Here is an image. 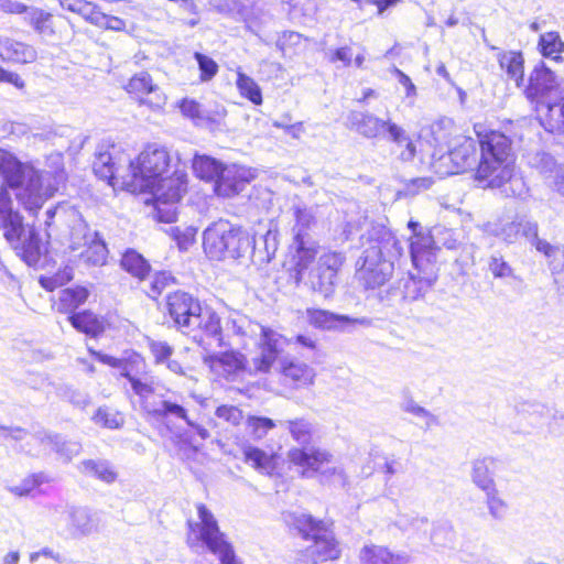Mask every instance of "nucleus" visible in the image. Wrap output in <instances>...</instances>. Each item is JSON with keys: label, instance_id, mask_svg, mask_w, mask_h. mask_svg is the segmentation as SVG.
<instances>
[{"label": "nucleus", "instance_id": "nucleus-38", "mask_svg": "<svg viewBox=\"0 0 564 564\" xmlns=\"http://www.w3.org/2000/svg\"><path fill=\"white\" fill-rule=\"evenodd\" d=\"M523 56L520 52H505L499 57L500 67L506 70L508 77L513 79L518 87L523 83Z\"/></svg>", "mask_w": 564, "mask_h": 564}, {"label": "nucleus", "instance_id": "nucleus-43", "mask_svg": "<svg viewBox=\"0 0 564 564\" xmlns=\"http://www.w3.org/2000/svg\"><path fill=\"white\" fill-rule=\"evenodd\" d=\"M150 414L161 419L183 420L185 423L189 420L187 410L182 404L172 400H163L160 406L154 409H145Z\"/></svg>", "mask_w": 564, "mask_h": 564}, {"label": "nucleus", "instance_id": "nucleus-32", "mask_svg": "<svg viewBox=\"0 0 564 564\" xmlns=\"http://www.w3.org/2000/svg\"><path fill=\"white\" fill-rule=\"evenodd\" d=\"M224 167L221 162L208 155H195L193 160V171L196 176L207 182H215V184L220 178Z\"/></svg>", "mask_w": 564, "mask_h": 564}, {"label": "nucleus", "instance_id": "nucleus-57", "mask_svg": "<svg viewBox=\"0 0 564 564\" xmlns=\"http://www.w3.org/2000/svg\"><path fill=\"white\" fill-rule=\"evenodd\" d=\"M488 269L496 279H516L513 269L499 254H492L489 258Z\"/></svg>", "mask_w": 564, "mask_h": 564}, {"label": "nucleus", "instance_id": "nucleus-10", "mask_svg": "<svg viewBox=\"0 0 564 564\" xmlns=\"http://www.w3.org/2000/svg\"><path fill=\"white\" fill-rule=\"evenodd\" d=\"M183 334L191 337L204 350L223 346L220 317L209 307H202L200 312L192 317L191 324Z\"/></svg>", "mask_w": 564, "mask_h": 564}, {"label": "nucleus", "instance_id": "nucleus-16", "mask_svg": "<svg viewBox=\"0 0 564 564\" xmlns=\"http://www.w3.org/2000/svg\"><path fill=\"white\" fill-rule=\"evenodd\" d=\"M203 362L217 377L231 379L247 369L246 357L238 351H226L221 354H206Z\"/></svg>", "mask_w": 564, "mask_h": 564}, {"label": "nucleus", "instance_id": "nucleus-40", "mask_svg": "<svg viewBox=\"0 0 564 564\" xmlns=\"http://www.w3.org/2000/svg\"><path fill=\"white\" fill-rule=\"evenodd\" d=\"M243 458L247 464L262 474H270L274 468L273 456L264 451L248 445L243 447Z\"/></svg>", "mask_w": 564, "mask_h": 564}, {"label": "nucleus", "instance_id": "nucleus-49", "mask_svg": "<svg viewBox=\"0 0 564 564\" xmlns=\"http://www.w3.org/2000/svg\"><path fill=\"white\" fill-rule=\"evenodd\" d=\"M236 84L241 96L248 98L254 105L262 104L261 89L251 77L241 72H238Z\"/></svg>", "mask_w": 564, "mask_h": 564}, {"label": "nucleus", "instance_id": "nucleus-8", "mask_svg": "<svg viewBox=\"0 0 564 564\" xmlns=\"http://www.w3.org/2000/svg\"><path fill=\"white\" fill-rule=\"evenodd\" d=\"M408 227L413 231L410 242V254L419 256L424 260L436 265V251L444 247L448 250H456L460 246V234L445 226H434L429 234L417 231L420 224L413 220L408 223Z\"/></svg>", "mask_w": 564, "mask_h": 564}, {"label": "nucleus", "instance_id": "nucleus-42", "mask_svg": "<svg viewBox=\"0 0 564 564\" xmlns=\"http://www.w3.org/2000/svg\"><path fill=\"white\" fill-rule=\"evenodd\" d=\"M121 267L123 270L140 280H143L150 270V265L147 260L134 250H128L123 253Z\"/></svg>", "mask_w": 564, "mask_h": 564}, {"label": "nucleus", "instance_id": "nucleus-29", "mask_svg": "<svg viewBox=\"0 0 564 564\" xmlns=\"http://www.w3.org/2000/svg\"><path fill=\"white\" fill-rule=\"evenodd\" d=\"M281 372L285 379L291 380L296 387L311 386L314 382L315 370L302 361L286 360L281 362Z\"/></svg>", "mask_w": 564, "mask_h": 564}, {"label": "nucleus", "instance_id": "nucleus-7", "mask_svg": "<svg viewBox=\"0 0 564 564\" xmlns=\"http://www.w3.org/2000/svg\"><path fill=\"white\" fill-rule=\"evenodd\" d=\"M199 522L188 523L187 544L195 552L206 547L217 555L221 564H241L234 549L220 532L217 521L205 507H198Z\"/></svg>", "mask_w": 564, "mask_h": 564}, {"label": "nucleus", "instance_id": "nucleus-31", "mask_svg": "<svg viewBox=\"0 0 564 564\" xmlns=\"http://www.w3.org/2000/svg\"><path fill=\"white\" fill-rule=\"evenodd\" d=\"M254 251V237L247 230L234 225V232L230 235L227 257L237 259L243 257L248 252L253 253Z\"/></svg>", "mask_w": 564, "mask_h": 564}, {"label": "nucleus", "instance_id": "nucleus-50", "mask_svg": "<svg viewBox=\"0 0 564 564\" xmlns=\"http://www.w3.org/2000/svg\"><path fill=\"white\" fill-rule=\"evenodd\" d=\"M28 21L40 34H52L53 28L51 25L52 14L39 8H28Z\"/></svg>", "mask_w": 564, "mask_h": 564}, {"label": "nucleus", "instance_id": "nucleus-46", "mask_svg": "<svg viewBox=\"0 0 564 564\" xmlns=\"http://www.w3.org/2000/svg\"><path fill=\"white\" fill-rule=\"evenodd\" d=\"M88 295V290L83 286L65 289L61 292L58 308L65 312L73 311L84 304Z\"/></svg>", "mask_w": 564, "mask_h": 564}, {"label": "nucleus", "instance_id": "nucleus-11", "mask_svg": "<svg viewBox=\"0 0 564 564\" xmlns=\"http://www.w3.org/2000/svg\"><path fill=\"white\" fill-rule=\"evenodd\" d=\"M562 93L557 77L544 63L536 65L530 73L524 94L531 102L544 105L547 99L558 97Z\"/></svg>", "mask_w": 564, "mask_h": 564}, {"label": "nucleus", "instance_id": "nucleus-61", "mask_svg": "<svg viewBox=\"0 0 564 564\" xmlns=\"http://www.w3.org/2000/svg\"><path fill=\"white\" fill-rule=\"evenodd\" d=\"M148 347L154 358L155 364H164L171 358L174 351L172 346L162 340L149 339Z\"/></svg>", "mask_w": 564, "mask_h": 564}, {"label": "nucleus", "instance_id": "nucleus-63", "mask_svg": "<svg viewBox=\"0 0 564 564\" xmlns=\"http://www.w3.org/2000/svg\"><path fill=\"white\" fill-rule=\"evenodd\" d=\"M129 382L131 383L133 392L141 399H148L154 392L153 383L147 377H133Z\"/></svg>", "mask_w": 564, "mask_h": 564}, {"label": "nucleus", "instance_id": "nucleus-56", "mask_svg": "<svg viewBox=\"0 0 564 564\" xmlns=\"http://www.w3.org/2000/svg\"><path fill=\"white\" fill-rule=\"evenodd\" d=\"M89 23L98 28L111 31H122L126 28V22L122 19L113 15H108L99 11L98 8H96L94 15L90 17Z\"/></svg>", "mask_w": 564, "mask_h": 564}, {"label": "nucleus", "instance_id": "nucleus-25", "mask_svg": "<svg viewBox=\"0 0 564 564\" xmlns=\"http://www.w3.org/2000/svg\"><path fill=\"white\" fill-rule=\"evenodd\" d=\"M485 235L501 239L506 243H514L520 237L521 221L512 217H500L481 226Z\"/></svg>", "mask_w": 564, "mask_h": 564}, {"label": "nucleus", "instance_id": "nucleus-9", "mask_svg": "<svg viewBox=\"0 0 564 564\" xmlns=\"http://www.w3.org/2000/svg\"><path fill=\"white\" fill-rule=\"evenodd\" d=\"M333 455L317 447H292L288 452V459L300 469L303 477L311 478L321 474L325 478L338 477L344 480V471L340 467L329 466Z\"/></svg>", "mask_w": 564, "mask_h": 564}, {"label": "nucleus", "instance_id": "nucleus-39", "mask_svg": "<svg viewBox=\"0 0 564 564\" xmlns=\"http://www.w3.org/2000/svg\"><path fill=\"white\" fill-rule=\"evenodd\" d=\"M336 278L337 275L332 271L317 265L308 275V284L313 291L327 297L334 292Z\"/></svg>", "mask_w": 564, "mask_h": 564}, {"label": "nucleus", "instance_id": "nucleus-36", "mask_svg": "<svg viewBox=\"0 0 564 564\" xmlns=\"http://www.w3.org/2000/svg\"><path fill=\"white\" fill-rule=\"evenodd\" d=\"M518 409L527 416L529 424L534 429H541L551 417L552 408L542 402L525 401Z\"/></svg>", "mask_w": 564, "mask_h": 564}, {"label": "nucleus", "instance_id": "nucleus-62", "mask_svg": "<svg viewBox=\"0 0 564 564\" xmlns=\"http://www.w3.org/2000/svg\"><path fill=\"white\" fill-rule=\"evenodd\" d=\"M362 564H388V550L382 546H366L361 553Z\"/></svg>", "mask_w": 564, "mask_h": 564}, {"label": "nucleus", "instance_id": "nucleus-53", "mask_svg": "<svg viewBox=\"0 0 564 564\" xmlns=\"http://www.w3.org/2000/svg\"><path fill=\"white\" fill-rule=\"evenodd\" d=\"M485 494L489 514L497 520L505 519L508 511V503L500 497L497 487L492 490L485 491Z\"/></svg>", "mask_w": 564, "mask_h": 564}, {"label": "nucleus", "instance_id": "nucleus-15", "mask_svg": "<svg viewBox=\"0 0 564 564\" xmlns=\"http://www.w3.org/2000/svg\"><path fill=\"white\" fill-rule=\"evenodd\" d=\"M66 531L73 539H83L100 531V518L84 507H69L65 511Z\"/></svg>", "mask_w": 564, "mask_h": 564}, {"label": "nucleus", "instance_id": "nucleus-14", "mask_svg": "<svg viewBox=\"0 0 564 564\" xmlns=\"http://www.w3.org/2000/svg\"><path fill=\"white\" fill-rule=\"evenodd\" d=\"M231 232L234 225L224 219L213 223L204 230L203 247L210 259L221 260L227 257Z\"/></svg>", "mask_w": 564, "mask_h": 564}, {"label": "nucleus", "instance_id": "nucleus-5", "mask_svg": "<svg viewBox=\"0 0 564 564\" xmlns=\"http://www.w3.org/2000/svg\"><path fill=\"white\" fill-rule=\"evenodd\" d=\"M46 235L52 237L53 219L58 215V219L68 220L70 223V232L68 238V248L72 251H79V258L87 265H104L107 261L108 249L105 241L99 237L98 232L91 231L88 225L75 212L62 215L57 208H50L45 213Z\"/></svg>", "mask_w": 564, "mask_h": 564}, {"label": "nucleus", "instance_id": "nucleus-41", "mask_svg": "<svg viewBox=\"0 0 564 564\" xmlns=\"http://www.w3.org/2000/svg\"><path fill=\"white\" fill-rule=\"evenodd\" d=\"M349 122L359 133L367 138L377 137L384 128V123L376 117L352 112Z\"/></svg>", "mask_w": 564, "mask_h": 564}, {"label": "nucleus", "instance_id": "nucleus-27", "mask_svg": "<svg viewBox=\"0 0 564 564\" xmlns=\"http://www.w3.org/2000/svg\"><path fill=\"white\" fill-rule=\"evenodd\" d=\"M497 460L491 456L478 457L471 462L470 477L473 484L482 491L496 487L495 470Z\"/></svg>", "mask_w": 564, "mask_h": 564}, {"label": "nucleus", "instance_id": "nucleus-18", "mask_svg": "<svg viewBox=\"0 0 564 564\" xmlns=\"http://www.w3.org/2000/svg\"><path fill=\"white\" fill-rule=\"evenodd\" d=\"M198 300L185 292H174L167 296V311L177 328L183 333L192 317L200 312Z\"/></svg>", "mask_w": 564, "mask_h": 564}, {"label": "nucleus", "instance_id": "nucleus-55", "mask_svg": "<svg viewBox=\"0 0 564 564\" xmlns=\"http://www.w3.org/2000/svg\"><path fill=\"white\" fill-rule=\"evenodd\" d=\"M58 2L64 10L80 15L87 22H90V17L94 15L97 8L96 4L87 0H58Z\"/></svg>", "mask_w": 564, "mask_h": 564}, {"label": "nucleus", "instance_id": "nucleus-2", "mask_svg": "<svg viewBox=\"0 0 564 564\" xmlns=\"http://www.w3.org/2000/svg\"><path fill=\"white\" fill-rule=\"evenodd\" d=\"M171 161L166 148L150 144L129 163L130 181L127 186L132 192L151 193L159 213L162 212L161 205L178 203L187 191V174L183 169H175L171 176H165Z\"/></svg>", "mask_w": 564, "mask_h": 564}, {"label": "nucleus", "instance_id": "nucleus-45", "mask_svg": "<svg viewBox=\"0 0 564 564\" xmlns=\"http://www.w3.org/2000/svg\"><path fill=\"white\" fill-rule=\"evenodd\" d=\"M119 370L120 375L128 380L133 377L142 376L145 373L144 358L138 352L127 351L122 357Z\"/></svg>", "mask_w": 564, "mask_h": 564}, {"label": "nucleus", "instance_id": "nucleus-64", "mask_svg": "<svg viewBox=\"0 0 564 564\" xmlns=\"http://www.w3.org/2000/svg\"><path fill=\"white\" fill-rule=\"evenodd\" d=\"M195 58L202 72V80L212 79L218 70L217 64L210 57L202 53H195Z\"/></svg>", "mask_w": 564, "mask_h": 564}, {"label": "nucleus", "instance_id": "nucleus-22", "mask_svg": "<svg viewBox=\"0 0 564 564\" xmlns=\"http://www.w3.org/2000/svg\"><path fill=\"white\" fill-rule=\"evenodd\" d=\"M17 236L18 241H8L10 246L25 263L29 265L36 264L42 253V245L36 230L32 227L26 228L23 224L20 226Z\"/></svg>", "mask_w": 564, "mask_h": 564}, {"label": "nucleus", "instance_id": "nucleus-4", "mask_svg": "<svg viewBox=\"0 0 564 564\" xmlns=\"http://www.w3.org/2000/svg\"><path fill=\"white\" fill-rule=\"evenodd\" d=\"M285 522L313 544L297 552L294 564H318L336 560L340 555L338 543L328 525L306 513H288Z\"/></svg>", "mask_w": 564, "mask_h": 564}, {"label": "nucleus", "instance_id": "nucleus-54", "mask_svg": "<svg viewBox=\"0 0 564 564\" xmlns=\"http://www.w3.org/2000/svg\"><path fill=\"white\" fill-rule=\"evenodd\" d=\"M46 441L52 449L70 460L80 453L82 445L78 442L62 441L59 436H47Z\"/></svg>", "mask_w": 564, "mask_h": 564}, {"label": "nucleus", "instance_id": "nucleus-34", "mask_svg": "<svg viewBox=\"0 0 564 564\" xmlns=\"http://www.w3.org/2000/svg\"><path fill=\"white\" fill-rule=\"evenodd\" d=\"M536 251L546 258L547 267L556 280V275L564 270V245H551L547 241H536Z\"/></svg>", "mask_w": 564, "mask_h": 564}, {"label": "nucleus", "instance_id": "nucleus-60", "mask_svg": "<svg viewBox=\"0 0 564 564\" xmlns=\"http://www.w3.org/2000/svg\"><path fill=\"white\" fill-rule=\"evenodd\" d=\"M180 109L183 116L197 122L208 120V116L205 115V112L202 109V106L194 99L184 98L180 102Z\"/></svg>", "mask_w": 564, "mask_h": 564}, {"label": "nucleus", "instance_id": "nucleus-26", "mask_svg": "<svg viewBox=\"0 0 564 564\" xmlns=\"http://www.w3.org/2000/svg\"><path fill=\"white\" fill-rule=\"evenodd\" d=\"M307 319L310 324L323 329H334L338 323H348L351 325L371 326L372 321L367 317L350 318L347 315H338L324 310H307Z\"/></svg>", "mask_w": 564, "mask_h": 564}, {"label": "nucleus", "instance_id": "nucleus-52", "mask_svg": "<svg viewBox=\"0 0 564 564\" xmlns=\"http://www.w3.org/2000/svg\"><path fill=\"white\" fill-rule=\"evenodd\" d=\"M275 427L273 420L262 416H248L246 429L253 440H262L270 430Z\"/></svg>", "mask_w": 564, "mask_h": 564}, {"label": "nucleus", "instance_id": "nucleus-23", "mask_svg": "<svg viewBox=\"0 0 564 564\" xmlns=\"http://www.w3.org/2000/svg\"><path fill=\"white\" fill-rule=\"evenodd\" d=\"M23 225V217L13 210L12 199L6 187L0 189V228L7 241H18L17 232Z\"/></svg>", "mask_w": 564, "mask_h": 564}, {"label": "nucleus", "instance_id": "nucleus-19", "mask_svg": "<svg viewBox=\"0 0 564 564\" xmlns=\"http://www.w3.org/2000/svg\"><path fill=\"white\" fill-rule=\"evenodd\" d=\"M254 177V172L249 167L236 164L225 166L220 178L215 184V192L218 196L232 197L242 192L246 184Z\"/></svg>", "mask_w": 564, "mask_h": 564}, {"label": "nucleus", "instance_id": "nucleus-20", "mask_svg": "<svg viewBox=\"0 0 564 564\" xmlns=\"http://www.w3.org/2000/svg\"><path fill=\"white\" fill-rule=\"evenodd\" d=\"M121 148L110 141H102L98 144L93 170L101 180H112L119 175L121 161Z\"/></svg>", "mask_w": 564, "mask_h": 564}, {"label": "nucleus", "instance_id": "nucleus-35", "mask_svg": "<svg viewBox=\"0 0 564 564\" xmlns=\"http://www.w3.org/2000/svg\"><path fill=\"white\" fill-rule=\"evenodd\" d=\"M68 319L74 328L93 337H96L104 332L102 319L89 311L73 314Z\"/></svg>", "mask_w": 564, "mask_h": 564}, {"label": "nucleus", "instance_id": "nucleus-13", "mask_svg": "<svg viewBox=\"0 0 564 564\" xmlns=\"http://www.w3.org/2000/svg\"><path fill=\"white\" fill-rule=\"evenodd\" d=\"M415 272H411L403 284L404 297L415 300L423 295L437 279V268L429 259L411 254Z\"/></svg>", "mask_w": 564, "mask_h": 564}, {"label": "nucleus", "instance_id": "nucleus-37", "mask_svg": "<svg viewBox=\"0 0 564 564\" xmlns=\"http://www.w3.org/2000/svg\"><path fill=\"white\" fill-rule=\"evenodd\" d=\"M541 162L543 163L541 173L545 175L550 187L564 196V166L556 165L553 158L549 154H543Z\"/></svg>", "mask_w": 564, "mask_h": 564}, {"label": "nucleus", "instance_id": "nucleus-21", "mask_svg": "<svg viewBox=\"0 0 564 564\" xmlns=\"http://www.w3.org/2000/svg\"><path fill=\"white\" fill-rule=\"evenodd\" d=\"M259 327L261 329L260 355L252 359L250 372H268L280 352L282 336L270 328Z\"/></svg>", "mask_w": 564, "mask_h": 564}, {"label": "nucleus", "instance_id": "nucleus-47", "mask_svg": "<svg viewBox=\"0 0 564 564\" xmlns=\"http://www.w3.org/2000/svg\"><path fill=\"white\" fill-rule=\"evenodd\" d=\"M289 430L292 438L302 445L311 442L313 435V425L304 419L289 420L282 423Z\"/></svg>", "mask_w": 564, "mask_h": 564}, {"label": "nucleus", "instance_id": "nucleus-3", "mask_svg": "<svg viewBox=\"0 0 564 564\" xmlns=\"http://www.w3.org/2000/svg\"><path fill=\"white\" fill-rule=\"evenodd\" d=\"M0 176L15 193L18 202L30 213L39 210L58 191L65 180L64 171L40 172L20 162L12 153L0 149Z\"/></svg>", "mask_w": 564, "mask_h": 564}, {"label": "nucleus", "instance_id": "nucleus-59", "mask_svg": "<svg viewBox=\"0 0 564 564\" xmlns=\"http://www.w3.org/2000/svg\"><path fill=\"white\" fill-rule=\"evenodd\" d=\"M390 73L395 77L400 88L403 89L404 98L408 100V104L412 106L416 97L415 85L408 75L395 67L390 68Z\"/></svg>", "mask_w": 564, "mask_h": 564}, {"label": "nucleus", "instance_id": "nucleus-17", "mask_svg": "<svg viewBox=\"0 0 564 564\" xmlns=\"http://www.w3.org/2000/svg\"><path fill=\"white\" fill-rule=\"evenodd\" d=\"M129 94L140 98V102L152 109H162L166 102V96L159 86L153 84L152 77L147 72H140L133 75L126 86Z\"/></svg>", "mask_w": 564, "mask_h": 564}, {"label": "nucleus", "instance_id": "nucleus-33", "mask_svg": "<svg viewBox=\"0 0 564 564\" xmlns=\"http://www.w3.org/2000/svg\"><path fill=\"white\" fill-rule=\"evenodd\" d=\"M78 469L82 474L95 477L106 484H112L118 478L117 471L107 460L87 459L79 464Z\"/></svg>", "mask_w": 564, "mask_h": 564}, {"label": "nucleus", "instance_id": "nucleus-1", "mask_svg": "<svg viewBox=\"0 0 564 564\" xmlns=\"http://www.w3.org/2000/svg\"><path fill=\"white\" fill-rule=\"evenodd\" d=\"M480 156L475 182L481 188L500 189L506 197H523L528 193L523 177L516 173L511 140L499 131L478 134ZM477 141L459 135L442 160L451 164L448 174H459L476 163Z\"/></svg>", "mask_w": 564, "mask_h": 564}, {"label": "nucleus", "instance_id": "nucleus-48", "mask_svg": "<svg viewBox=\"0 0 564 564\" xmlns=\"http://www.w3.org/2000/svg\"><path fill=\"white\" fill-rule=\"evenodd\" d=\"M562 100V104L545 101L542 105L546 108L545 129L551 132H564V98Z\"/></svg>", "mask_w": 564, "mask_h": 564}, {"label": "nucleus", "instance_id": "nucleus-6", "mask_svg": "<svg viewBox=\"0 0 564 564\" xmlns=\"http://www.w3.org/2000/svg\"><path fill=\"white\" fill-rule=\"evenodd\" d=\"M295 224L292 227L294 253L291 259L290 278L296 285L303 282L304 273L318 253V245L311 238L310 231L316 226V216L313 208L294 206Z\"/></svg>", "mask_w": 564, "mask_h": 564}, {"label": "nucleus", "instance_id": "nucleus-24", "mask_svg": "<svg viewBox=\"0 0 564 564\" xmlns=\"http://www.w3.org/2000/svg\"><path fill=\"white\" fill-rule=\"evenodd\" d=\"M37 57L36 50L26 43L9 36H0V58L17 64L33 63Z\"/></svg>", "mask_w": 564, "mask_h": 564}, {"label": "nucleus", "instance_id": "nucleus-51", "mask_svg": "<svg viewBox=\"0 0 564 564\" xmlns=\"http://www.w3.org/2000/svg\"><path fill=\"white\" fill-rule=\"evenodd\" d=\"M93 421L102 427L107 429H119L122 426L124 419L123 415L110 408L104 406L99 408L95 415L93 416Z\"/></svg>", "mask_w": 564, "mask_h": 564}, {"label": "nucleus", "instance_id": "nucleus-58", "mask_svg": "<svg viewBox=\"0 0 564 564\" xmlns=\"http://www.w3.org/2000/svg\"><path fill=\"white\" fill-rule=\"evenodd\" d=\"M432 134L438 143H447L455 130L454 121L449 118H442L432 124Z\"/></svg>", "mask_w": 564, "mask_h": 564}, {"label": "nucleus", "instance_id": "nucleus-44", "mask_svg": "<svg viewBox=\"0 0 564 564\" xmlns=\"http://www.w3.org/2000/svg\"><path fill=\"white\" fill-rule=\"evenodd\" d=\"M539 47L543 56L554 61L562 59L561 53L564 52V42L557 32H546L540 36Z\"/></svg>", "mask_w": 564, "mask_h": 564}, {"label": "nucleus", "instance_id": "nucleus-12", "mask_svg": "<svg viewBox=\"0 0 564 564\" xmlns=\"http://www.w3.org/2000/svg\"><path fill=\"white\" fill-rule=\"evenodd\" d=\"M357 265L356 275L366 289H376L384 284V262L380 246L373 245L366 249Z\"/></svg>", "mask_w": 564, "mask_h": 564}, {"label": "nucleus", "instance_id": "nucleus-28", "mask_svg": "<svg viewBox=\"0 0 564 564\" xmlns=\"http://www.w3.org/2000/svg\"><path fill=\"white\" fill-rule=\"evenodd\" d=\"M416 152L415 144L409 134L400 127L390 123V155L394 160L409 162Z\"/></svg>", "mask_w": 564, "mask_h": 564}, {"label": "nucleus", "instance_id": "nucleus-30", "mask_svg": "<svg viewBox=\"0 0 564 564\" xmlns=\"http://www.w3.org/2000/svg\"><path fill=\"white\" fill-rule=\"evenodd\" d=\"M399 405H400L401 410H403L404 412L410 413L414 417H416V420H417L416 424L423 431H429L432 427L437 426L440 424L438 417L436 415H434L432 412H430L427 409L417 404L408 394V392L403 393L402 400L399 402Z\"/></svg>", "mask_w": 564, "mask_h": 564}]
</instances>
